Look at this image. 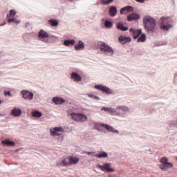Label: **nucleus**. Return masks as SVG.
I'll return each mask as SVG.
<instances>
[{
    "label": "nucleus",
    "instance_id": "nucleus-14",
    "mask_svg": "<svg viewBox=\"0 0 177 177\" xmlns=\"http://www.w3.org/2000/svg\"><path fill=\"white\" fill-rule=\"evenodd\" d=\"M75 50H82L85 49V44L82 40H79L78 43L74 46Z\"/></svg>",
    "mask_w": 177,
    "mask_h": 177
},
{
    "label": "nucleus",
    "instance_id": "nucleus-48",
    "mask_svg": "<svg viewBox=\"0 0 177 177\" xmlns=\"http://www.w3.org/2000/svg\"><path fill=\"white\" fill-rule=\"evenodd\" d=\"M21 21H19L17 19H15V23H17V24H19L21 23Z\"/></svg>",
    "mask_w": 177,
    "mask_h": 177
},
{
    "label": "nucleus",
    "instance_id": "nucleus-50",
    "mask_svg": "<svg viewBox=\"0 0 177 177\" xmlns=\"http://www.w3.org/2000/svg\"><path fill=\"white\" fill-rule=\"evenodd\" d=\"M91 156V157H96V154H95V153H93Z\"/></svg>",
    "mask_w": 177,
    "mask_h": 177
},
{
    "label": "nucleus",
    "instance_id": "nucleus-3",
    "mask_svg": "<svg viewBox=\"0 0 177 177\" xmlns=\"http://www.w3.org/2000/svg\"><path fill=\"white\" fill-rule=\"evenodd\" d=\"M171 23V18L169 17H162L160 18L159 24L160 30L163 31H169L174 25Z\"/></svg>",
    "mask_w": 177,
    "mask_h": 177
},
{
    "label": "nucleus",
    "instance_id": "nucleus-22",
    "mask_svg": "<svg viewBox=\"0 0 177 177\" xmlns=\"http://www.w3.org/2000/svg\"><path fill=\"white\" fill-rule=\"evenodd\" d=\"M104 20H105L104 22V27H106V28H111L113 27V22L111 21H109L106 19H102V21H103Z\"/></svg>",
    "mask_w": 177,
    "mask_h": 177
},
{
    "label": "nucleus",
    "instance_id": "nucleus-41",
    "mask_svg": "<svg viewBox=\"0 0 177 177\" xmlns=\"http://www.w3.org/2000/svg\"><path fill=\"white\" fill-rule=\"evenodd\" d=\"M56 130H55L54 129L53 130L50 129V133L51 136H55V135H56Z\"/></svg>",
    "mask_w": 177,
    "mask_h": 177
},
{
    "label": "nucleus",
    "instance_id": "nucleus-28",
    "mask_svg": "<svg viewBox=\"0 0 177 177\" xmlns=\"http://www.w3.org/2000/svg\"><path fill=\"white\" fill-rule=\"evenodd\" d=\"M32 117H36L37 118H39L42 117V113L39 111H35L32 112Z\"/></svg>",
    "mask_w": 177,
    "mask_h": 177
},
{
    "label": "nucleus",
    "instance_id": "nucleus-17",
    "mask_svg": "<svg viewBox=\"0 0 177 177\" xmlns=\"http://www.w3.org/2000/svg\"><path fill=\"white\" fill-rule=\"evenodd\" d=\"M117 12H118V10L116 6H113L109 8V13L111 17H114V16L117 15Z\"/></svg>",
    "mask_w": 177,
    "mask_h": 177
},
{
    "label": "nucleus",
    "instance_id": "nucleus-47",
    "mask_svg": "<svg viewBox=\"0 0 177 177\" xmlns=\"http://www.w3.org/2000/svg\"><path fill=\"white\" fill-rule=\"evenodd\" d=\"M25 27H26V28H28L30 27V23H29V22H26V23L25 24Z\"/></svg>",
    "mask_w": 177,
    "mask_h": 177
},
{
    "label": "nucleus",
    "instance_id": "nucleus-26",
    "mask_svg": "<svg viewBox=\"0 0 177 177\" xmlns=\"http://www.w3.org/2000/svg\"><path fill=\"white\" fill-rule=\"evenodd\" d=\"M142 34V29H137V31H136L135 34H133V39H138L139 37H140V35Z\"/></svg>",
    "mask_w": 177,
    "mask_h": 177
},
{
    "label": "nucleus",
    "instance_id": "nucleus-18",
    "mask_svg": "<svg viewBox=\"0 0 177 177\" xmlns=\"http://www.w3.org/2000/svg\"><path fill=\"white\" fill-rule=\"evenodd\" d=\"M21 113H23V111H21V109H17V108H15V109H12V111H11V114H12V115H13L14 117H20V115H21Z\"/></svg>",
    "mask_w": 177,
    "mask_h": 177
},
{
    "label": "nucleus",
    "instance_id": "nucleus-5",
    "mask_svg": "<svg viewBox=\"0 0 177 177\" xmlns=\"http://www.w3.org/2000/svg\"><path fill=\"white\" fill-rule=\"evenodd\" d=\"M71 117L72 120H73L74 121H77L78 122H85V121L88 120V117L86 116V115L82 113H75L73 112L71 113Z\"/></svg>",
    "mask_w": 177,
    "mask_h": 177
},
{
    "label": "nucleus",
    "instance_id": "nucleus-52",
    "mask_svg": "<svg viewBox=\"0 0 177 177\" xmlns=\"http://www.w3.org/2000/svg\"><path fill=\"white\" fill-rule=\"evenodd\" d=\"M2 104V100H0V104Z\"/></svg>",
    "mask_w": 177,
    "mask_h": 177
},
{
    "label": "nucleus",
    "instance_id": "nucleus-33",
    "mask_svg": "<svg viewBox=\"0 0 177 177\" xmlns=\"http://www.w3.org/2000/svg\"><path fill=\"white\" fill-rule=\"evenodd\" d=\"M124 9L126 10V12H133V7L131 6H127L124 7Z\"/></svg>",
    "mask_w": 177,
    "mask_h": 177
},
{
    "label": "nucleus",
    "instance_id": "nucleus-42",
    "mask_svg": "<svg viewBox=\"0 0 177 177\" xmlns=\"http://www.w3.org/2000/svg\"><path fill=\"white\" fill-rule=\"evenodd\" d=\"M84 154H87V156H92V154H96L95 151H85Z\"/></svg>",
    "mask_w": 177,
    "mask_h": 177
},
{
    "label": "nucleus",
    "instance_id": "nucleus-13",
    "mask_svg": "<svg viewBox=\"0 0 177 177\" xmlns=\"http://www.w3.org/2000/svg\"><path fill=\"white\" fill-rule=\"evenodd\" d=\"M118 41L120 44H122L124 45V44L131 42V41H132V39L130 37L122 35L118 37Z\"/></svg>",
    "mask_w": 177,
    "mask_h": 177
},
{
    "label": "nucleus",
    "instance_id": "nucleus-36",
    "mask_svg": "<svg viewBox=\"0 0 177 177\" xmlns=\"http://www.w3.org/2000/svg\"><path fill=\"white\" fill-rule=\"evenodd\" d=\"M48 38H50L51 39H53L54 41H57V39H59V37H57L53 35H48Z\"/></svg>",
    "mask_w": 177,
    "mask_h": 177
},
{
    "label": "nucleus",
    "instance_id": "nucleus-16",
    "mask_svg": "<svg viewBox=\"0 0 177 177\" xmlns=\"http://www.w3.org/2000/svg\"><path fill=\"white\" fill-rule=\"evenodd\" d=\"M69 166L75 165V164H78L80 162V159L77 157H74L73 156H70L68 157Z\"/></svg>",
    "mask_w": 177,
    "mask_h": 177
},
{
    "label": "nucleus",
    "instance_id": "nucleus-1",
    "mask_svg": "<svg viewBox=\"0 0 177 177\" xmlns=\"http://www.w3.org/2000/svg\"><path fill=\"white\" fill-rule=\"evenodd\" d=\"M144 28L149 35H153L156 32L157 24L156 19L150 15H147L143 17L142 19Z\"/></svg>",
    "mask_w": 177,
    "mask_h": 177
},
{
    "label": "nucleus",
    "instance_id": "nucleus-12",
    "mask_svg": "<svg viewBox=\"0 0 177 177\" xmlns=\"http://www.w3.org/2000/svg\"><path fill=\"white\" fill-rule=\"evenodd\" d=\"M71 80H74V81H76L77 82H81L82 81V77H81V75H80L77 72H72L71 75Z\"/></svg>",
    "mask_w": 177,
    "mask_h": 177
},
{
    "label": "nucleus",
    "instance_id": "nucleus-23",
    "mask_svg": "<svg viewBox=\"0 0 177 177\" xmlns=\"http://www.w3.org/2000/svg\"><path fill=\"white\" fill-rule=\"evenodd\" d=\"M48 24H50L51 27H57V26H59V21L55 19H50L48 20Z\"/></svg>",
    "mask_w": 177,
    "mask_h": 177
},
{
    "label": "nucleus",
    "instance_id": "nucleus-15",
    "mask_svg": "<svg viewBox=\"0 0 177 177\" xmlns=\"http://www.w3.org/2000/svg\"><path fill=\"white\" fill-rule=\"evenodd\" d=\"M1 145H3V146H7V147H15L16 146V143L15 142V141H12L9 139H6L3 140H1Z\"/></svg>",
    "mask_w": 177,
    "mask_h": 177
},
{
    "label": "nucleus",
    "instance_id": "nucleus-40",
    "mask_svg": "<svg viewBox=\"0 0 177 177\" xmlns=\"http://www.w3.org/2000/svg\"><path fill=\"white\" fill-rule=\"evenodd\" d=\"M8 23H15L16 18H8Z\"/></svg>",
    "mask_w": 177,
    "mask_h": 177
},
{
    "label": "nucleus",
    "instance_id": "nucleus-51",
    "mask_svg": "<svg viewBox=\"0 0 177 177\" xmlns=\"http://www.w3.org/2000/svg\"><path fill=\"white\" fill-rule=\"evenodd\" d=\"M21 148H20V149H15V151H20V149H21Z\"/></svg>",
    "mask_w": 177,
    "mask_h": 177
},
{
    "label": "nucleus",
    "instance_id": "nucleus-55",
    "mask_svg": "<svg viewBox=\"0 0 177 177\" xmlns=\"http://www.w3.org/2000/svg\"><path fill=\"white\" fill-rule=\"evenodd\" d=\"M97 5H100V3H97Z\"/></svg>",
    "mask_w": 177,
    "mask_h": 177
},
{
    "label": "nucleus",
    "instance_id": "nucleus-7",
    "mask_svg": "<svg viewBox=\"0 0 177 177\" xmlns=\"http://www.w3.org/2000/svg\"><path fill=\"white\" fill-rule=\"evenodd\" d=\"M95 89L97 91H101L102 93H106V95H112L113 91L106 86H104L103 84H97L94 86Z\"/></svg>",
    "mask_w": 177,
    "mask_h": 177
},
{
    "label": "nucleus",
    "instance_id": "nucleus-38",
    "mask_svg": "<svg viewBox=\"0 0 177 177\" xmlns=\"http://www.w3.org/2000/svg\"><path fill=\"white\" fill-rule=\"evenodd\" d=\"M102 111H105L106 113H110L111 107H102L101 109Z\"/></svg>",
    "mask_w": 177,
    "mask_h": 177
},
{
    "label": "nucleus",
    "instance_id": "nucleus-44",
    "mask_svg": "<svg viewBox=\"0 0 177 177\" xmlns=\"http://www.w3.org/2000/svg\"><path fill=\"white\" fill-rule=\"evenodd\" d=\"M136 31H137V30H134V29L132 28H131L129 29V32H131L132 35H133V34H136Z\"/></svg>",
    "mask_w": 177,
    "mask_h": 177
},
{
    "label": "nucleus",
    "instance_id": "nucleus-30",
    "mask_svg": "<svg viewBox=\"0 0 177 177\" xmlns=\"http://www.w3.org/2000/svg\"><path fill=\"white\" fill-rule=\"evenodd\" d=\"M114 0H101V3L104 6L110 5V3H113Z\"/></svg>",
    "mask_w": 177,
    "mask_h": 177
},
{
    "label": "nucleus",
    "instance_id": "nucleus-32",
    "mask_svg": "<svg viewBox=\"0 0 177 177\" xmlns=\"http://www.w3.org/2000/svg\"><path fill=\"white\" fill-rule=\"evenodd\" d=\"M160 162H161V165H163V164H167V163H168L169 162H168V158L162 157L160 159Z\"/></svg>",
    "mask_w": 177,
    "mask_h": 177
},
{
    "label": "nucleus",
    "instance_id": "nucleus-46",
    "mask_svg": "<svg viewBox=\"0 0 177 177\" xmlns=\"http://www.w3.org/2000/svg\"><path fill=\"white\" fill-rule=\"evenodd\" d=\"M110 113H111V114H113V113H117V110H115L113 108H111Z\"/></svg>",
    "mask_w": 177,
    "mask_h": 177
},
{
    "label": "nucleus",
    "instance_id": "nucleus-25",
    "mask_svg": "<svg viewBox=\"0 0 177 177\" xmlns=\"http://www.w3.org/2000/svg\"><path fill=\"white\" fill-rule=\"evenodd\" d=\"M146 34L141 33L139 38L137 39V42H146Z\"/></svg>",
    "mask_w": 177,
    "mask_h": 177
},
{
    "label": "nucleus",
    "instance_id": "nucleus-8",
    "mask_svg": "<svg viewBox=\"0 0 177 177\" xmlns=\"http://www.w3.org/2000/svg\"><path fill=\"white\" fill-rule=\"evenodd\" d=\"M21 93L23 99L25 100H32L34 99V93L28 90H22Z\"/></svg>",
    "mask_w": 177,
    "mask_h": 177
},
{
    "label": "nucleus",
    "instance_id": "nucleus-24",
    "mask_svg": "<svg viewBox=\"0 0 177 177\" xmlns=\"http://www.w3.org/2000/svg\"><path fill=\"white\" fill-rule=\"evenodd\" d=\"M75 44V39H66L64 41V46H70V45H74Z\"/></svg>",
    "mask_w": 177,
    "mask_h": 177
},
{
    "label": "nucleus",
    "instance_id": "nucleus-6",
    "mask_svg": "<svg viewBox=\"0 0 177 177\" xmlns=\"http://www.w3.org/2000/svg\"><path fill=\"white\" fill-rule=\"evenodd\" d=\"M96 168H98V169H100L103 172H114V169L111 167V163L110 162L103 163L102 165L97 164Z\"/></svg>",
    "mask_w": 177,
    "mask_h": 177
},
{
    "label": "nucleus",
    "instance_id": "nucleus-20",
    "mask_svg": "<svg viewBox=\"0 0 177 177\" xmlns=\"http://www.w3.org/2000/svg\"><path fill=\"white\" fill-rule=\"evenodd\" d=\"M97 158H107L109 157V153L104 151H100L99 153L95 155Z\"/></svg>",
    "mask_w": 177,
    "mask_h": 177
},
{
    "label": "nucleus",
    "instance_id": "nucleus-49",
    "mask_svg": "<svg viewBox=\"0 0 177 177\" xmlns=\"http://www.w3.org/2000/svg\"><path fill=\"white\" fill-rule=\"evenodd\" d=\"M54 136H60V133H59L58 132H56Z\"/></svg>",
    "mask_w": 177,
    "mask_h": 177
},
{
    "label": "nucleus",
    "instance_id": "nucleus-45",
    "mask_svg": "<svg viewBox=\"0 0 177 177\" xmlns=\"http://www.w3.org/2000/svg\"><path fill=\"white\" fill-rule=\"evenodd\" d=\"M136 1L138 2V3H145L146 0H136Z\"/></svg>",
    "mask_w": 177,
    "mask_h": 177
},
{
    "label": "nucleus",
    "instance_id": "nucleus-2",
    "mask_svg": "<svg viewBox=\"0 0 177 177\" xmlns=\"http://www.w3.org/2000/svg\"><path fill=\"white\" fill-rule=\"evenodd\" d=\"M94 129H96L98 131V132H102V127L103 128H105L108 132H112V133H116L118 135L120 133V131L117 129H115L114 127L104 123L102 122H94Z\"/></svg>",
    "mask_w": 177,
    "mask_h": 177
},
{
    "label": "nucleus",
    "instance_id": "nucleus-4",
    "mask_svg": "<svg viewBox=\"0 0 177 177\" xmlns=\"http://www.w3.org/2000/svg\"><path fill=\"white\" fill-rule=\"evenodd\" d=\"M101 44L100 45V49L101 52L104 53H109V56L114 55V50L113 47L110 46L109 44H106L105 42L100 41Z\"/></svg>",
    "mask_w": 177,
    "mask_h": 177
},
{
    "label": "nucleus",
    "instance_id": "nucleus-53",
    "mask_svg": "<svg viewBox=\"0 0 177 177\" xmlns=\"http://www.w3.org/2000/svg\"><path fill=\"white\" fill-rule=\"evenodd\" d=\"M108 177H113V176H111V175H109V176H108Z\"/></svg>",
    "mask_w": 177,
    "mask_h": 177
},
{
    "label": "nucleus",
    "instance_id": "nucleus-54",
    "mask_svg": "<svg viewBox=\"0 0 177 177\" xmlns=\"http://www.w3.org/2000/svg\"><path fill=\"white\" fill-rule=\"evenodd\" d=\"M0 26H5V24H1Z\"/></svg>",
    "mask_w": 177,
    "mask_h": 177
},
{
    "label": "nucleus",
    "instance_id": "nucleus-10",
    "mask_svg": "<svg viewBox=\"0 0 177 177\" xmlns=\"http://www.w3.org/2000/svg\"><path fill=\"white\" fill-rule=\"evenodd\" d=\"M52 102L55 103V104H56L57 106H60L66 103V100H64L62 97L56 96L53 97Z\"/></svg>",
    "mask_w": 177,
    "mask_h": 177
},
{
    "label": "nucleus",
    "instance_id": "nucleus-39",
    "mask_svg": "<svg viewBox=\"0 0 177 177\" xmlns=\"http://www.w3.org/2000/svg\"><path fill=\"white\" fill-rule=\"evenodd\" d=\"M16 10H10V16H16Z\"/></svg>",
    "mask_w": 177,
    "mask_h": 177
},
{
    "label": "nucleus",
    "instance_id": "nucleus-11",
    "mask_svg": "<svg viewBox=\"0 0 177 177\" xmlns=\"http://www.w3.org/2000/svg\"><path fill=\"white\" fill-rule=\"evenodd\" d=\"M140 19V15L136 12H133L127 16L128 21H138Z\"/></svg>",
    "mask_w": 177,
    "mask_h": 177
},
{
    "label": "nucleus",
    "instance_id": "nucleus-19",
    "mask_svg": "<svg viewBox=\"0 0 177 177\" xmlns=\"http://www.w3.org/2000/svg\"><path fill=\"white\" fill-rule=\"evenodd\" d=\"M172 167H174V164L169 162L168 163H164L163 165H160V168L162 169V171H167L168 168H172Z\"/></svg>",
    "mask_w": 177,
    "mask_h": 177
},
{
    "label": "nucleus",
    "instance_id": "nucleus-35",
    "mask_svg": "<svg viewBox=\"0 0 177 177\" xmlns=\"http://www.w3.org/2000/svg\"><path fill=\"white\" fill-rule=\"evenodd\" d=\"M4 96H8L9 97H12V95L10 91H3Z\"/></svg>",
    "mask_w": 177,
    "mask_h": 177
},
{
    "label": "nucleus",
    "instance_id": "nucleus-43",
    "mask_svg": "<svg viewBox=\"0 0 177 177\" xmlns=\"http://www.w3.org/2000/svg\"><path fill=\"white\" fill-rule=\"evenodd\" d=\"M125 12H127L125 10V7H123L120 9V15H124V13H125Z\"/></svg>",
    "mask_w": 177,
    "mask_h": 177
},
{
    "label": "nucleus",
    "instance_id": "nucleus-34",
    "mask_svg": "<svg viewBox=\"0 0 177 177\" xmlns=\"http://www.w3.org/2000/svg\"><path fill=\"white\" fill-rule=\"evenodd\" d=\"M167 41H158L156 43V46H162V45H167Z\"/></svg>",
    "mask_w": 177,
    "mask_h": 177
},
{
    "label": "nucleus",
    "instance_id": "nucleus-21",
    "mask_svg": "<svg viewBox=\"0 0 177 177\" xmlns=\"http://www.w3.org/2000/svg\"><path fill=\"white\" fill-rule=\"evenodd\" d=\"M117 28L118 30H120L121 31H128L129 28L127 26H124V24L122 22H118L117 24Z\"/></svg>",
    "mask_w": 177,
    "mask_h": 177
},
{
    "label": "nucleus",
    "instance_id": "nucleus-27",
    "mask_svg": "<svg viewBox=\"0 0 177 177\" xmlns=\"http://www.w3.org/2000/svg\"><path fill=\"white\" fill-rule=\"evenodd\" d=\"M69 158H65L62 161V164L63 165V167H70V162L68 160Z\"/></svg>",
    "mask_w": 177,
    "mask_h": 177
},
{
    "label": "nucleus",
    "instance_id": "nucleus-29",
    "mask_svg": "<svg viewBox=\"0 0 177 177\" xmlns=\"http://www.w3.org/2000/svg\"><path fill=\"white\" fill-rule=\"evenodd\" d=\"M88 97H91V99H93V100H100V97L97 95H95L93 94L88 93L87 94Z\"/></svg>",
    "mask_w": 177,
    "mask_h": 177
},
{
    "label": "nucleus",
    "instance_id": "nucleus-31",
    "mask_svg": "<svg viewBox=\"0 0 177 177\" xmlns=\"http://www.w3.org/2000/svg\"><path fill=\"white\" fill-rule=\"evenodd\" d=\"M119 110H122V111H129V108L125 106H119L118 107Z\"/></svg>",
    "mask_w": 177,
    "mask_h": 177
},
{
    "label": "nucleus",
    "instance_id": "nucleus-9",
    "mask_svg": "<svg viewBox=\"0 0 177 177\" xmlns=\"http://www.w3.org/2000/svg\"><path fill=\"white\" fill-rule=\"evenodd\" d=\"M38 34L39 35L37 37L39 41H43V42H48V37H49L48 32L44 30V29H41L38 32Z\"/></svg>",
    "mask_w": 177,
    "mask_h": 177
},
{
    "label": "nucleus",
    "instance_id": "nucleus-37",
    "mask_svg": "<svg viewBox=\"0 0 177 177\" xmlns=\"http://www.w3.org/2000/svg\"><path fill=\"white\" fill-rule=\"evenodd\" d=\"M54 129L57 132H64V129H63V127H54Z\"/></svg>",
    "mask_w": 177,
    "mask_h": 177
}]
</instances>
